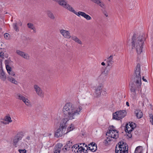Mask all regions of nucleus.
I'll list each match as a JSON object with an SVG mask.
<instances>
[{
  "instance_id": "nucleus-32",
  "label": "nucleus",
  "mask_w": 153,
  "mask_h": 153,
  "mask_svg": "<svg viewBox=\"0 0 153 153\" xmlns=\"http://www.w3.org/2000/svg\"><path fill=\"white\" fill-rule=\"evenodd\" d=\"M74 129L73 128V125L72 124H71L70 126L68 127L67 129V131L66 132H65V133H67L68 132H69L70 131L73 130Z\"/></svg>"
},
{
  "instance_id": "nucleus-2",
  "label": "nucleus",
  "mask_w": 153,
  "mask_h": 153,
  "mask_svg": "<svg viewBox=\"0 0 153 153\" xmlns=\"http://www.w3.org/2000/svg\"><path fill=\"white\" fill-rule=\"evenodd\" d=\"M140 66L138 64L135 68L134 74V83L131 84L130 86V91L132 94L135 96L136 91H139L141 85V77L140 74Z\"/></svg>"
},
{
  "instance_id": "nucleus-9",
  "label": "nucleus",
  "mask_w": 153,
  "mask_h": 153,
  "mask_svg": "<svg viewBox=\"0 0 153 153\" xmlns=\"http://www.w3.org/2000/svg\"><path fill=\"white\" fill-rule=\"evenodd\" d=\"M73 13L78 16H82L88 20L91 19V17L89 15L83 12L79 11L77 12L74 10Z\"/></svg>"
},
{
  "instance_id": "nucleus-7",
  "label": "nucleus",
  "mask_w": 153,
  "mask_h": 153,
  "mask_svg": "<svg viewBox=\"0 0 153 153\" xmlns=\"http://www.w3.org/2000/svg\"><path fill=\"white\" fill-rule=\"evenodd\" d=\"M112 128L109 130V131L107 132L106 136H108L112 139V138L116 139L118 137V132L114 129V127L112 126Z\"/></svg>"
},
{
  "instance_id": "nucleus-20",
  "label": "nucleus",
  "mask_w": 153,
  "mask_h": 153,
  "mask_svg": "<svg viewBox=\"0 0 153 153\" xmlns=\"http://www.w3.org/2000/svg\"><path fill=\"white\" fill-rule=\"evenodd\" d=\"M27 26L31 30H33V32L34 33H36V28L34 26L33 24L30 23H29L27 24Z\"/></svg>"
},
{
  "instance_id": "nucleus-1",
  "label": "nucleus",
  "mask_w": 153,
  "mask_h": 153,
  "mask_svg": "<svg viewBox=\"0 0 153 153\" xmlns=\"http://www.w3.org/2000/svg\"><path fill=\"white\" fill-rule=\"evenodd\" d=\"M82 109V107L80 105L75 107L71 103L66 104L62 110L65 118L61 120L59 128L56 131L55 134L56 137H61L63 135L66 134L65 131L67 121L68 120L75 119L79 114V112Z\"/></svg>"
},
{
  "instance_id": "nucleus-37",
  "label": "nucleus",
  "mask_w": 153,
  "mask_h": 153,
  "mask_svg": "<svg viewBox=\"0 0 153 153\" xmlns=\"http://www.w3.org/2000/svg\"><path fill=\"white\" fill-rule=\"evenodd\" d=\"M128 126H130V128H133V130L136 127L135 124L133 123H131L129 124H128Z\"/></svg>"
},
{
  "instance_id": "nucleus-17",
  "label": "nucleus",
  "mask_w": 153,
  "mask_h": 153,
  "mask_svg": "<svg viewBox=\"0 0 153 153\" xmlns=\"http://www.w3.org/2000/svg\"><path fill=\"white\" fill-rule=\"evenodd\" d=\"M46 13L48 16L49 18L52 20H54L55 19V16L51 11L48 10Z\"/></svg>"
},
{
  "instance_id": "nucleus-13",
  "label": "nucleus",
  "mask_w": 153,
  "mask_h": 153,
  "mask_svg": "<svg viewBox=\"0 0 153 153\" xmlns=\"http://www.w3.org/2000/svg\"><path fill=\"white\" fill-rule=\"evenodd\" d=\"M113 55H111L108 57L106 59L107 67L111 66V65L113 64Z\"/></svg>"
},
{
  "instance_id": "nucleus-38",
  "label": "nucleus",
  "mask_w": 153,
  "mask_h": 153,
  "mask_svg": "<svg viewBox=\"0 0 153 153\" xmlns=\"http://www.w3.org/2000/svg\"><path fill=\"white\" fill-rule=\"evenodd\" d=\"M13 26L14 30L16 31H19V29H18V27L17 26V23H15L13 24Z\"/></svg>"
},
{
  "instance_id": "nucleus-46",
  "label": "nucleus",
  "mask_w": 153,
  "mask_h": 153,
  "mask_svg": "<svg viewBox=\"0 0 153 153\" xmlns=\"http://www.w3.org/2000/svg\"><path fill=\"white\" fill-rule=\"evenodd\" d=\"M142 79L143 80V81H144L145 82H147V81L146 80V79L144 78V76H143Z\"/></svg>"
},
{
  "instance_id": "nucleus-47",
  "label": "nucleus",
  "mask_w": 153,
  "mask_h": 153,
  "mask_svg": "<svg viewBox=\"0 0 153 153\" xmlns=\"http://www.w3.org/2000/svg\"><path fill=\"white\" fill-rule=\"evenodd\" d=\"M105 63L104 62H102L101 63V65L103 66H105Z\"/></svg>"
},
{
  "instance_id": "nucleus-50",
  "label": "nucleus",
  "mask_w": 153,
  "mask_h": 153,
  "mask_svg": "<svg viewBox=\"0 0 153 153\" xmlns=\"http://www.w3.org/2000/svg\"><path fill=\"white\" fill-rule=\"evenodd\" d=\"M150 106H151V109L153 110V106L151 105H150Z\"/></svg>"
},
{
  "instance_id": "nucleus-11",
  "label": "nucleus",
  "mask_w": 153,
  "mask_h": 153,
  "mask_svg": "<svg viewBox=\"0 0 153 153\" xmlns=\"http://www.w3.org/2000/svg\"><path fill=\"white\" fill-rule=\"evenodd\" d=\"M103 89V86L102 85L98 86L96 89L95 92V96L98 97L100 96L102 93V90Z\"/></svg>"
},
{
  "instance_id": "nucleus-30",
  "label": "nucleus",
  "mask_w": 153,
  "mask_h": 153,
  "mask_svg": "<svg viewBox=\"0 0 153 153\" xmlns=\"http://www.w3.org/2000/svg\"><path fill=\"white\" fill-rule=\"evenodd\" d=\"M22 57L27 59H29L30 58V56L28 54H25L24 52L23 54V56H22Z\"/></svg>"
},
{
  "instance_id": "nucleus-25",
  "label": "nucleus",
  "mask_w": 153,
  "mask_h": 153,
  "mask_svg": "<svg viewBox=\"0 0 153 153\" xmlns=\"http://www.w3.org/2000/svg\"><path fill=\"white\" fill-rule=\"evenodd\" d=\"M133 130V128H130L129 126H128V123L126 124V128L125 130L126 132L131 133V132Z\"/></svg>"
},
{
  "instance_id": "nucleus-12",
  "label": "nucleus",
  "mask_w": 153,
  "mask_h": 153,
  "mask_svg": "<svg viewBox=\"0 0 153 153\" xmlns=\"http://www.w3.org/2000/svg\"><path fill=\"white\" fill-rule=\"evenodd\" d=\"M62 146V144L61 143L57 144L54 149V153H60L61 149Z\"/></svg>"
},
{
  "instance_id": "nucleus-44",
  "label": "nucleus",
  "mask_w": 153,
  "mask_h": 153,
  "mask_svg": "<svg viewBox=\"0 0 153 153\" xmlns=\"http://www.w3.org/2000/svg\"><path fill=\"white\" fill-rule=\"evenodd\" d=\"M1 123L4 124H8L9 123V122H7V121H2Z\"/></svg>"
},
{
  "instance_id": "nucleus-24",
  "label": "nucleus",
  "mask_w": 153,
  "mask_h": 153,
  "mask_svg": "<svg viewBox=\"0 0 153 153\" xmlns=\"http://www.w3.org/2000/svg\"><path fill=\"white\" fill-rule=\"evenodd\" d=\"M16 99L22 100V101H23L26 98L24 96H23L22 94L19 93L17 94H16Z\"/></svg>"
},
{
  "instance_id": "nucleus-53",
  "label": "nucleus",
  "mask_w": 153,
  "mask_h": 153,
  "mask_svg": "<svg viewBox=\"0 0 153 153\" xmlns=\"http://www.w3.org/2000/svg\"><path fill=\"white\" fill-rule=\"evenodd\" d=\"M85 145V143H83V145Z\"/></svg>"
},
{
  "instance_id": "nucleus-40",
  "label": "nucleus",
  "mask_w": 153,
  "mask_h": 153,
  "mask_svg": "<svg viewBox=\"0 0 153 153\" xmlns=\"http://www.w3.org/2000/svg\"><path fill=\"white\" fill-rule=\"evenodd\" d=\"M106 90L105 89H102V94H106Z\"/></svg>"
},
{
  "instance_id": "nucleus-26",
  "label": "nucleus",
  "mask_w": 153,
  "mask_h": 153,
  "mask_svg": "<svg viewBox=\"0 0 153 153\" xmlns=\"http://www.w3.org/2000/svg\"><path fill=\"white\" fill-rule=\"evenodd\" d=\"M4 120L5 121H7V122H9V123H11L12 121L11 119V118L10 116L9 115L8 116H6L4 118Z\"/></svg>"
},
{
  "instance_id": "nucleus-5",
  "label": "nucleus",
  "mask_w": 153,
  "mask_h": 153,
  "mask_svg": "<svg viewBox=\"0 0 153 153\" xmlns=\"http://www.w3.org/2000/svg\"><path fill=\"white\" fill-rule=\"evenodd\" d=\"M52 0L57 2L59 5L73 13H74L75 10L71 5L67 3V1L65 0Z\"/></svg>"
},
{
  "instance_id": "nucleus-48",
  "label": "nucleus",
  "mask_w": 153,
  "mask_h": 153,
  "mask_svg": "<svg viewBox=\"0 0 153 153\" xmlns=\"http://www.w3.org/2000/svg\"><path fill=\"white\" fill-rule=\"evenodd\" d=\"M30 137L29 136H27L26 138V139L28 140H29L30 139Z\"/></svg>"
},
{
  "instance_id": "nucleus-19",
  "label": "nucleus",
  "mask_w": 153,
  "mask_h": 153,
  "mask_svg": "<svg viewBox=\"0 0 153 153\" xmlns=\"http://www.w3.org/2000/svg\"><path fill=\"white\" fill-rule=\"evenodd\" d=\"M72 142H70V141H68V143H67L66 145H65L64 147V148L62 149V150L64 151L65 152L64 149H65L66 151L67 150H68V148H70V147H72Z\"/></svg>"
},
{
  "instance_id": "nucleus-49",
  "label": "nucleus",
  "mask_w": 153,
  "mask_h": 153,
  "mask_svg": "<svg viewBox=\"0 0 153 153\" xmlns=\"http://www.w3.org/2000/svg\"><path fill=\"white\" fill-rule=\"evenodd\" d=\"M126 105L128 106H129V103L128 102H126Z\"/></svg>"
},
{
  "instance_id": "nucleus-41",
  "label": "nucleus",
  "mask_w": 153,
  "mask_h": 153,
  "mask_svg": "<svg viewBox=\"0 0 153 153\" xmlns=\"http://www.w3.org/2000/svg\"><path fill=\"white\" fill-rule=\"evenodd\" d=\"M4 53L2 52H1L0 53V56L1 58H2V59L4 58Z\"/></svg>"
},
{
  "instance_id": "nucleus-43",
  "label": "nucleus",
  "mask_w": 153,
  "mask_h": 153,
  "mask_svg": "<svg viewBox=\"0 0 153 153\" xmlns=\"http://www.w3.org/2000/svg\"><path fill=\"white\" fill-rule=\"evenodd\" d=\"M128 133V134L127 135L128 137L130 138L132 137V135L131 134V133Z\"/></svg>"
},
{
  "instance_id": "nucleus-51",
  "label": "nucleus",
  "mask_w": 153,
  "mask_h": 153,
  "mask_svg": "<svg viewBox=\"0 0 153 153\" xmlns=\"http://www.w3.org/2000/svg\"><path fill=\"white\" fill-rule=\"evenodd\" d=\"M2 30V28H0V30L1 31Z\"/></svg>"
},
{
  "instance_id": "nucleus-4",
  "label": "nucleus",
  "mask_w": 153,
  "mask_h": 153,
  "mask_svg": "<svg viewBox=\"0 0 153 153\" xmlns=\"http://www.w3.org/2000/svg\"><path fill=\"white\" fill-rule=\"evenodd\" d=\"M118 143V149H117V145L116 147L115 152L116 153H128V147L127 145L125 143L124 145L123 142H120Z\"/></svg>"
},
{
  "instance_id": "nucleus-10",
  "label": "nucleus",
  "mask_w": 153,
  "mask_h": 153,
  "mask_svg": "<svg viewBox=\"0 0 153 153\" xmlns=\"http://www.w3.org/2000/svg\"><path fill=\"white\" fill-rule=\"evenodd\" d=\"M59 32L65 38L69 39L71 37V34L68 30L62 29L59 30Z\"/></svg>"
},
{
  "instance_id": "nucleus-36",
  "label": "nucleus",
  "mask_w": 153,
  "mask_h": 153,
  "mask_svg": "<svg viewBox=\"0 0 153 153\" xmlns=\"http://www.w3.org/2000/svg\"><path fill=\"white\" fill-rule=\"evenodd\" d=\"M149 117L150 119V122L152 125H153V115L152 114H149Z\"/></svg>"
},
{
  "instance_id": "nucleus-14",
  "label": "nucleus",
  "mask_w": 153,
  "mask_h": 153,
  "mask_svg": "<svg viewBox=\"0 0 153 153\" xmlns=\"http://www.w3.org/2000/svg\"><path fill=\"white\" fill-rule=\"evenodd\" d=\"M92 2L98 5L100 7L103 8H105V4L100 0H90Z\"/></svg>"
},
{
  "instance_id": "nucleus-28",
  "label": "nucleus",
  "mask_w": 153,
  "mask_h": 153,
  "mask_svg": "<svg viewBox=\"0 0 153 153\" xmlns=\"http://www.w3.org/2000/svg\"><path fill=\"white\" fill-rule=\"evenodd\" d=\"M89 150L92 152H95L97 149V146L89 147Z\"/></svg>"
},
{
  "instance_id": "nucleus-21",
  "label": "nucleus",
  "mask_w": 153,
  "mask_h": 153,
  "mask_svg": "<svg viewBox=\"0 0 153 153\" xmlns=\"http://www.w3.org/2000/svg\"><path fill=\"white\" fill-rule=\"evenodd\" d=\"M7 80L11 82L16 85L17 84V82L13 78L10 76H8L7 77Z\"/></svg>"
},
{
  "instance_id": "nucleus-6",
  "label": "nucleus",
  "mask_w": 153,
  "mask_h": 153,
  "mask_svg": "<svg viewBox=\"0 0 153 153\" xmlns=\"http://www.w3.org/2000/svg\"><path fill=\"white\" fill-rule=\"evenodd\" d=\"M126 111L124 110L117 111L113 114V118L120 120L124 117L126 115Z\"/></svg>"
},
{
  "instance_id": "nucleus-22",
  "label": "nucleus",
  "mask_w": 153,
  "mask_h": 153,
  "mask_svg": "<svg viewBox=\"0 0 153 153\" xmlns=\"http://www.w3.org/2000/svg\"><path fill=\"white\" fill-rule=\"evenodd\" d=\"M143 151V148L142 146H139L137 147L135 150V153H142Z\"/></svg>"
},
{
  "instance_id": "nucleus-35",
  "label": "nucleus",
  "mask_w": 153,
  "mask_h": 153,
  "mask_svg": "<svg viewBox=\"0 0 153 153\" xmlns=\"http://www.w3.org/2000/svg\"><path fill=\"white\" fill-rule=\"evenodd\" d=\"M24 53V52L19 50H17L16 51V53L17 54L21 56H23V54Z\"/></svg>"
},
{
  "instance_id": "nucleus-34",
  "label": "nucleus",
  "mask_w": 153,
  "mask_h": 153,
  "mask_svg": "<svg viewBox=\"0 0 153 153\" xmlns=\"http://www.w3.org/2000/svg\"><path fill=\"white\" fill-rule=\"evenodd\" d=\"M83 150V148L81 146L79 148V147L78 148V149H77V150H74V152H78L79 153L80 152H81L82 150Z\"/></svg>"
},
{
  "instance_id": "nucleus-54",
  "label": "nucleus",
  "mask_w": 153,
  "mask_h": 153,
  "mask_svg": "<svg viewBox=\"0 0 153 153\" xmlns=\"http://www.w3.org/2000/svg\"><path fill=\"white\" fill-rule=\"evenodd\" d=\"M85 146H86V145H85Z\"/></svg>"
},
{
  "instance_id": "nucleus-3",
  "label": "nucleus",
  "mask_w": 153,
  "mask_h": 153,
  "mask_svg": "<svg viewBox=\"0 0 153 153\" xmlns=\"http://www.w3.org/2000/svg\"><path fill=\"white\" fill-rule=\"evenodd\" d=\"M144 34L134 33L131 40L132 48L136 49L138 54L142 52L143 46L145 40Z\"/></svg>"
},
{
  "instance_id": "nucleus-18",
  "label": "nucleus",
  "mask_w": 153,
  "mask_h": 153,
  "mask_svg": "<svg viewBox=\"0 0 153 153\" xmlns=\"http://www.w3.org/2000/svg\"><path fill=\"white\" fill-rule=\"evenodd\" d=\"M71 38L75 42L77 43L80 45L82 44V42L76 36H71Z\"/></svg>"
},
{
  "instance_id": "nucleus-33",
  "label": "nucleus",
  "mask_w": 153,
  "mask_h": 153,
  "mask_svg": "<svg viewBox=\"0 0 153 153\" xmlns=\"http://www.w3.org/2000/svg\"><path fill=\"white\" fill-rule=\"evenodd\" d=\"M79 147V145L77 144H75L72 147V151H74V150H77V149H78Z\"/></svg>"
},
{
  "instance_id": "nucleus-15",
  "label": "nucleus",
  "mask_w": 153,
  "mask_h": 153,
  "mask_svg": "<svg viewBox=\"0 0 153 153\" xmlns=\"http://www.w3.org/2000/svg\"><path fill=\"white\" fill-rule=\"evenodd\" d=\"M6 70L9 74L12 76H14L15 75V72L12 70L11 68L9 65H7L6 66Z\"/></svg>"
},
{
  "instance_id": "nucleus-27",
  "label": "nucleus",
  "mask_w": 153,
  "mask_h": 153,
  "mask_svg": "<svg viewBox=\"0 0 153 153\" xmlns=\"http://www.w3.org/2000/svg\"><path fill=\"white\" fill-rule=\"evenodd\" d=\"M23 101L27 106H29L30 105V101L27 98H25V99Z\"/></svg>"
},
{
  "instance_id": "nucleus-31",
  "label": "nucleus",
  "mask_w": 153,
  "mask_h": 153,
  "mask_svg": "<svg viewBox=\"0 0 153 153\" xmlns=\"http://www.w3.org/2000/svg\"><path fill=\"white\" fill-rule=\"evenodd\" d=\"M112 139L110 137H107L106 140H105V143L106 145L108 144V142L110 141Z\"/></svg>"
},
{
  "instance_id": "nucleus-16",
  "label": "nucleus",
  "mask_w": 153,
  "mask_h": 153,
  "mask_svg": "<svg viewBox=\"0 0 153 153\" xmlns=\"http://www.w3.org/2000/svg\"><path fill=\"white\" fill-rule=\"evenodd\" d=\"M134 113L137 118H142L143 116L142 112L139 109L136 110L135 111Z\"/></svg>"
},
{
  "instance_id": "nucleus-29",
  "label": "nucleus",
  "mask_w": 153,
  "mask_h": 153,
  "mask_svg": "<svg viewBox=\"0 0 153 153\" xmlns=\"http://www.w3.org/2000/svg\"><path fill=\"white\" fill-rule=\"evenodd\" d=\"M4 37L5 39L8 40L10 39V36L8 33H6L4 35Z\"/></svg>"
},
{
  "instance_id": "nucleus-8",
  "label": "nucleus",
  "mask_w": 153,
  "mask_h": 153,
  "mask_svg": "<svg viewBox=\"0 0 153 153\" xmlns=\"http://www.w3.org/2000/svg\"><path fill=\"white\" fill-rule=\"evenodd\" d=\"M33 88L36 94L40 97H44V93L41 88L37 85H34Z\"/></svg>"
},
{
  "instance_id": "nucleus-55",
  "label": "nucleus",
  "mask_w": 153,
  "mask_h": 153,
  "mask_svg": "<svg viewBox=\"0 0 153 153\" xmlns=\"http://www.w3.org/2000/svg\"><path fill=\"white\" fill-rule=\"evenodd\" d=\"M108 0L109 1H110V0Z\"/></svg>"
},
{
  "instance_id": "nucleus-45",
  "label": "nucleus",
  "mask_w": 153,
  "mask_h": 153,
  "mask_svg": "<svg viewBox=\"0 0 153 153\" xmlns=\"http://www.w3.org/2000/svg\"><path fill=\"white\" fill-rule=\"evenodd\" d=\"M104 14L105 16L106 17H107L108 16V13H107L106 12H105L104 13Z\"/></svg>"
},
{
  "instance_id": "nucleus-52",
  "label": "nucleus",
  "mask_w": 153,
  "mask_h": 153,
  "mask_svg": "<svg viewBox=\"0 0 153 153\" xmlns=\"http://www.w3.org/2000/svg\"><path fill=\"white\" fill-rule=\"evenodd\" d=\"M133 2L134 3H135V2L134 1H133Z\"/></svg>"
},
{
  "instance_id": "nucleus-39",
  "label": "nucleus",
  "mask_w": 153,
  "mask_h": 153,
  "mask_svg": "<svg viewBox=\"0 0 153 153\" xmlns=\"http://www.w3.org/2000/svg\"><path fill=\"white\" fill-rule=\"evenodd\" d=\"M19 152L20 153H26V151L25 149H19Z\"/></svg>"
},
{
  "instance_id": "nucleus-23",
  "label": "nucleus",
  "mask_w": 153,
  "mask_h": 153,
  "mask_svg": "<svg viewBox=\"0 0 153 153\" xmlns=\"http://www.w3.org/2000/svg\"><path fill=\"white\" fill-rule=\"evenodd\" d=\"M22 139V138L19 136H16L14 137L13 139V145H16L18 142Z\"/></svg>"
},
{
  "instance_id": "nucleus-42",
  "label": "nucleus",
  "mask_w": 153,
  "mask_h": 153,
  "mask_svg": "<svg viewBox=\"0 0 153 153\" xmlns=\"http://www.w3.org/2000/svg\"><path fill=\"white\" fill-rule=\"evenodd\" d=\"M90 144L91 145V146H97V145L96 144V143L94 142H92L91 143H90Z\"/></svg>"
}]
</instances>
